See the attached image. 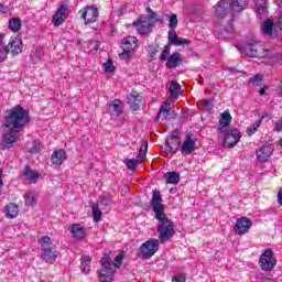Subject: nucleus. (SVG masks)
Listing matches in <instances>:
<instances>
[{
    "label": "nucleus",
    "mask_w": 282,
    "mask_h": 282,
    "mask_svg": "<svg viewBox=\"0 0 282 282\" xmlns=\"http://www.w3.org/2000/svg\"><path fill=\"white\" fill-rule=\"evenodd\" d=\"M4 127L9 129L3 137L0 144L3 151L12 149L14 142L19 139V133L30 122V111L18 105L6 111Z\"/></svg>",
    "instance_id": "nucleus-1"
},
{
    "label": "nucleus",
    "mask_w": 282,
    "mask_h": 282,
    "mask_svg": "<svg viewBox=\"0 0 282 282\" xmlns=\"http://www.w3.org/2000/svg\"><path fill=\"white\" fill-rule=\"evenodd\" d=\"M248 8V0H220L217 3L215 14L220 19L228 17H235L237 12H241V10H246Z\"/></svg>",
    "instance_id": "nucleus-2"
},
{
    "label": "nucleus",
    "mask_w": 282,
    "mask_h": 282,
    "mask_svg": "<svg viewBox=\"0 0 282 282\" xmlns=\"http://www.w3.org/2000/svg\"><path fill=\"white\" fill-rule=\"evenodd\" d=\"M12 56H19L23 52V41L21 37H11L9 44H6V33L0 32V63H3L8 58V54Z\"/></svg>",
    "instance_id": "nucleus-3"
},
{
    "label": "nucleus",
    "mask_w": 282,
    "mask_h": 282,
    "mask_svg": "<svg viewBox=\"0 0 282 282\" xmlns=\"http://www.w3.org/2000/svg\"><path fill=\"white\" fill-rule=\"evenodd\" d=\"M37 243L41 246V259L45 263H55L56 258L58 257V251L56 250V245L52 241L50 236H42Z\"/></svg>",
    "instance_id": "nucleus-4"
},
{
    "label": "nucleus",
    "mask_w": 282,
    "mask_h": 282,
    "mask_svg": "<svg viewBox=\"0 0 282 282\" xmlns=\"http://www.w3.org/2000/svg\"><path fill=\"white\" fill-rule=\"evenodd\" d=\"M258 263L262 272H272V270L276 268V263H278L276 256H274V251L270 248L264 250L261 253Z\"/></svg>",
    "instance_id": "nucleus-5"
},
{
    "label": "nucleus",
    "mask_w": 282,
    "mask_h": 282,
    "mask_svg": "<svg viewBox=\"0 0 282 282\" xmlns=\"http://www.w3.org/2000/svg\"><path fill=\"white\" fill-rule=\"evenodd\" d=\"M156 230L159 234L160 243H166V241L173 239V236L175 235V227L173 226V221H171V219L159 223Z\"/></svg>",
    "instance_id": "nucleus-6"
},
{
    "label": "nucleus",
    "mask_w": 282,
    "mask_h": 282,
    "mask_svg": "<svg viewBox=\"0 0 282 282\" xmlns=\"http://www.w3.org/2000/svg\"><path fill=\"white\" fill-rule=\"evenodd\" d=\"M243 52L247 56L251 58H265L268 56L269 51L263 47L261 42H250L243 46Z\"/></svg>",
    "instance_id": "nucleus-7"
},
{
    "label": "nucleus",
    "mask_w": 282,
    "mask_h": 282,
    "mask_svg": "<svg viewBox=\"0 0 282 282\" xmlns=\"http://www.w3.org/2000/svg\"><path fill=\"white\" fill-rule=\"evenodd\" d=\"M101 270L99 272L100 282H111L113 281V275L116 274V269L111 265L109 258H101L100 260Z\"/></svg>",
    "instance_id": "nucleus-8"
},
{
    "label": "nucleus",
    "mask_w": 282,
    "mask_h": 282,
    "mask_svg": "<svg viewBox=\"0 0 282 282\" xmlns=\"http://www.w3.org/2000/svg\"><path fill=\"white\" fill-rule=\"evenodd\" d=\"M121 47L123 52L119 54L122 61H128L129 56H131V52L138 50V37L128 36L122 40Z\"/></svg>",
    "instance_id": "nucleus-9"
},
{
    "label": "nucleus",
    "mask_w": 282,
    "mask_h": 282,
    "mask_svg": "<svg viewBox=\"0 0 282 282\" xmlns=\"http://www.w3.org/2000/svg\"><path fill=\"white\" fill-rule=\"evenodd\" d=\"M140 250L143 259H151V257H153V254H155V252L160 250V240H147L144 243L141 245Z\"/></svg>",
    "instance_id": "nucleus-10"
},
{
    "label": "nucleus",
    "mask_w": 282,
    "mask_h": 282,
    "mask_svg": "<svg viewBox=\"0 0 282 282\" xmlns=\"http://www.w3.org/2000/svg\"><path fill=\"white\" fill-rule=\"evenodd\" d=\"M82 14V19H84L85 23H96L98 21V8L94 6H87L83 10L79 11Z\"/></svg>",
    "instance_id": "nucleus-11"
},
{
    "label": "nucleus",
    "mask_w": 282,
    "mask_h": 282,
    "mask_svg": "<svg viewBox=\"0 0 282 282\" xmlns=\"http://www.w3.org/2000/svg\"><path fill=\"white\" fill-rule=\"evenodd\" d=\"M68 8L67 4L63 3L52 18V23L55 28H61L67 20Z\"/></svg>",
    "instance_id": "nucleus-12"
},
{
    "label": "nucleus",
    "mask_w": 282,
    "mask_h": 282,
    "mask_svg": "<svg viewBox=\"0 0 282 282\" xmlns=\"http://www.w3.org/2000/svg\"><path fill=\"white\" fill-rule=\"evenodd\" d=\"M241 139V131L239 129H232L225 135L224 147L225 149H232Z\"/></svg>",
    "instance_id": "nucleus-13"
},
{
    "label": "nucleus",
    "mask_w": 282,
    "mask_h": 282,
    "mask_svg": "<svg viewBox=\"0 0 282 282\" xmlns=\"http://www.w3.org/2000/svg\"><path fill=\"white\" fill-rule=\"evenodd\" d=\"M132 25L137 28L139 34L144 35L151 32V28H153V22H151V20H149V18L147 17H141L140 19L134 21Z\"/></svg>",
    "instance_id": "nucleus-14"
},
{
    "label": "nucleus",
    "mask_w": 282,
    "mask_h": 282,
    "mask_svg": "<svg viewBox=\"0 0 282 282\" xmlns=\"http://www.w3.org/2000/svg\"><path fill=\"white\" fill-rule=\"evenodd\" d=\"M20 177L24 182H28V184H36L39 182V177H41V174L32 170L30 165H25L24 170L20 173Z\"/></svg>",
    "instance_id": "nucleus-15"
},
{
    "label": "nucleus",
    "mask_w": 282,
    "mask_h": 282,
    "mask_svg": "<svg viewBox=\"0 0 282 282\" xmlns=\"http://www.w3.org/2000/svg\"><path fill=\"white\" fill-rule=\"evenodd\" d=\"M274 153V145L265 143L259 150H257L256 155L259 162H268L272 154Z\"/></svg>",
    "instance_id": "nucleus-16"
},
{
    "label": "nucleus",
    "mask_w": 282,
    "mask_h": 282,
    "mask_svg": "<svg viewBox=\"0 0 282 282\" xmlns=\"http://www.w3.org/2000/svg\"><path fill=\"white\" fill-rule=\"evenodd\" d=\"M183 63L184 56L182 55V53L174 52L169 56L165 67H167V69H176V67L182 66Z\"/></svg>",
    "instance_id": "nucleus-17"
},
{
    "label": "nucleus",
    "mask_w": 282,
    "mask_h": 282,
    "mask_svg": "<svg viewBox=\"0 0 282 282\" xmlns=\"http://www.w3.org/2000/svg\"><path fill=\"white\" fill-rule=\"evenodd\" d=\"M181 144H182V140L180 139V135H177V132H172V134L170 135V139L166 141L169 153H172L173 155H175Z\"/></svg>",
    "instance_id": "nucleus-18"
},
{
    "label": "nucleus",
    "mask_w": 282,
    "mask_h": 282,
    "mask_svg": "<svg viewBox=\"0 0 282 282\" xmlns=\"http://www.w3.org/2000/svg\"><path fill=\"white\" fill-rule=\"evenodd\" d=\"M252 228V221L248 219L247 217H241L237 219L235 231L237 235H246Z\"/></svg>",
    "instance_id": "nucleus-19"
},
{
    "label": "nucleus",
    "mask_w": 282,
    "mask_h": 282,
    "mask_svg": "<svg viewBox=\"0 0 282 282\" xmlns=\"http://www.w3.org/2000/svg\"><path fill=\"white\" fill-rule=\"evenodd\" d=\"M128 105L133 111L140 109V104L142 102V96L138 91H132L127 96Z\"/></svg>",
    "instance_id": "nucleus-20"
},
{
    "label": "nucleus",
    "mask_w": 282,
    "mask_h": 282,
    "mask_svg": "<svg viewBox=\"0 0 282 282\" xmlns=\"http://www.w3.org/2000/svg\"><path fill=\"white\" fill-rule=\"evenodd\" d=\"M196 141L191 137V134H187L183 145L181 147V153L182 155H191L193 151H195Z\"/></svg>",
    "instance_id": "nucleus-21"
},
{
    "label": "nucleus",
    "mask_w": 282,
    "mask_h": 282,
    "mask_svg": "<svg viewBox=\"0 0 282 282\" xmlns=\"http://www.w3.org/2000/svg\"><path fill=\"white\" fill-rule=\"evenodd\" d=\"M167 41L171 45H176V47L188 45V43H191L188 40L177 36L175 31H169Z\"/></svg>",
    "instance_id": "nucleus-22"
},
{
    "label": "nucleus",
    "mask_w": 282,
    "mask_h": 282,
    "mask_svg": "<svg viewBox=\"0 0 282 282\" xmlns=\"http://www.w3.org/2000/svg\"><path fill=\"white\" fill-rule=\"evenodd\" d=\"M123 107L120 99H115L109 104V112L112 118H119L122 116Z\"/></svg>",
    "instance_id": "nucleus-23"
},
{
    "label": "nucleus",
    "mask_w": 282,
    "mask_h": 282,
    "mask_svg": "<svg viewBox=\"0 0 282 282\" xmlns=\"http://www.w3.org/2000/svg\"><path fill=\"white\" fill-rule=\"evenodd\" d=\"M230 122H232V116H230V111L225 110L220 115L218 131H220V133H224V131H226V129L230 127Z\"/></svg>",
    "instance_id": "nucleus-24"
},
{
    "label": "nucleus",
    "mask_w": 282,
    "mask_h": 282,
    "mask_svg": "<svg viewBox=\"0 0 282 282\" xmlns=\"http://www.w3.org/2000/svg\"><path fill=\"white\" fill-rule=\"evenodd\" d=\"M65 160H67V152H65L63 149L55 150L51 155V162L55 166H61Z\"/></svg>",
    "instance_id": "nucleus-25"
},
{
    "label": "nucleus",
    "mask_w": 282,
    "mask_h": 282,
    "mask_svg": "<svg viewBox=\"0 0 282 282\" xmlns=\"http://www.w3.org/2000/svg\"><path fill=\"white\" fill-rule=\"evenodd\" d=\"M7 219H17L19 217V206L14 203H9L4 208Z\"/></svg>",
    "instance_id": "nucleus-26"
},
{
    "label": "nucleus",
    "mask_w": 282,
    "mask_h": 282,
    "mask_svg": "<svg viewBox=\"0 0 282 282\" xmlns=\"http://www.w3.org/2000/svg\"><path fill=\"white\" fill-rule=\"evenodd\" d=\"M152 210L158 221L162 223V221L169 220V218L166 217V214H164V205L152 206Z\"/></svg>",
    "instance_id": "nucleus-27"
},
{
    "label": "nucleus",
    "mask_w": 282,
    "mask_h": 282,
    "mask_svg": "<svg viewBox=\"0 0 282 282\" xmlns=\"http://www.w3.org/2000/svg\"><path fill=\"white\" fill-rule=\"evenodd\" d=\"M24 204L29 208H33V206H36V192L29 191L24 193L23 195Z\"/></svg>",
    "instance_id": "nucleus-28"
},
{
    "label": "nucleus",
    "mask_w": 282,
    "mask_h": 282,
    "mask_svg": "<svg viewBox=\"0 0 282 282\" xmlns=\"http://www.w3.org/2000/svg\"><path fill=\"white\" fill-rule=\"evenodd\" d=\"M80 263V270L83 274H89V272H91V257L82 256Z\"/></svg>",
    "instance_id": "nucleus-29"
},
{
    "label": "nucleus",
    "mask_w": 282,
    "mask_h": 282,
    "mask_svg": "<svg viewBox=\"0 0 282 282\" xmlns=\"http://www.w3.org/2000/svg\"><path fill=\"white\" fill-rule=\"evenodd\" d=\"M70 232L75 239H85V227L80 224H75L70 227Z\"/></svg>",
    "instance_id": "nucleus-30"
},
{
    "label": "nucleus",
    "mask_w": 282,
    "mask_h": 282,
    "mask_svg": "<svg viewBox=\"0 0 282 282\" xmlns=\"http://www.w3.org/2000/svg\"><path fill=\"white\" fill-rule=\"evenodd\" d=\"M262 34L267 36H272V32L274 30V20L268 19L261 25Z\"/></svg>",
    "instance_id": "nucleus-31"
},
{
    "label": "nucleus",
    "mask_w": 282,
    "mask_h": 282,
    "mask_svg": "<svg viewBox=\"0 0 282 282\" xmlns=\"http://www.w3.org/2000/svg\"><path fill=\"white\" fill-rule=\"evenodd\" d=\"M164 180L166 181V184H180V173L167 172L164 174Z\"/></svg>",
    "instance_id": "nucleus-32"
},
{
    "label": "nucleus",
    "mask_w": 282,
    "mask_h": 282,
    "mask_svg": "<svg viewBox=\"0 0 282 282\" xmlns=\"http://www.w3.org/2000/svg\"><path fill=\"white\" fill-rule=\"evenodd\" d=\"M150 205L153 206H164L162 204V194L158 189H153L152 192V199L150 202Z\"/></svg>",
    "instance_id": "nucleus-33"
},
{
    "label": "nucleus",
    "mask_w": 282,
    "mask_h": 282,
    "mask_svg": "<svg viewBox=\"0 0 282 282\" xmlns=\"http://www.w3.org/2000/svg\"><path fill=\"white\" fill-rule=\"evenodd\" d=\"M21 19L20 18H12L11 20H9V29L11 30V32H19V30H21Z\"/></svg>",
    "instance_id": "nucleus-34"
},
{
    "label": "nucleus",
    "mask_w": 282,
    "mask_h": 282,
    "mask_svg": "<svg viewBox=\"0 0 282 282\" xmlns=\"http://www.w3.org/2000/svg\"><path fill=\"white\" fill-rule=\"evenodd\" d=\"M30 57H31L32 63H39V61H41V58H43V48L39 47V48L31 51Z\"/></svg>",
    "instance_id": "nucleus-35"
},
{
    "label": "nucleus",
    "mask_w": 282,
    "mask_h": 282,
    "mask_svg": "<svg viewBox=\"0 0 282 282\" xmlns=\"http://www.w3.org/2000/svg\"><path fill=\"white\" fill-rule=\"evenodd\" d=\"M91 209H93L94 221L96 223L100 221V219H102V212L100 210V207L96 204H93Z\"/></svg>",
    "instance_id": "nucleus-36"
},
{
    "label": "nucleus",
    "mask_w": 282,
    "mask_h": 282,
    "mask_svg": "<svg viewBox=\"0 0 282 282\" xmlns=\"http://www.w3.org/2000/svg\"><path fill=\"white\" fill-rule=\"evenodd\" d=\"M180 89H181V86L177 84V82H172L170 84V94L172 98H178Z\"/></svg>",
    "instance_id": "nucleus-37"
},
{
    "label": "nucleus",
    "mask_w": 282,
    "mask_h": 282,
    "mask_svg": "<svg viewBox=\"0 0 282 282\" xmlns=\"http://www.w3.org/2000/svg\"><path fill=\"white\" fill-rule=\"evenodd\" d=\"M262 121H263V119H259L251 127H249L247 129V134L248 135H254V133H257V131L259 130V127H261Z\"/></svg>",
    "instance_id": "nucleus-38"
},
{
    "label": "nucleus",
    "mask_w": 282,
    "mask_h": 282,
    "mask_svg": "<svg viewBox=\"0 0 282 282\" xmlns=\"http://www.w3.org/2000/svg\"><path fill=\"white\" fill-rule=\"evenodd\" d=\"M169 56H171V45H165L160 56L161 63L169 61Z\"/></svg>",
    "instance_id": "nucleus-39"
},
{
    "label": "nucleus",
    "mask_w": 282,
    "mask_h": 282,
    "mask_svg": "<svg viewBox=\"0 0 282 282\" xmlns=\"http://www.w3.org/2000/svg\"><path fill=\"white\" fill-rule=\"evenodd\" d=\"M149 149L148 143H143L139 150V156L137 158L138 162H142V160H144V158H147V151Z\"/></svg>",
    "instance_id": "nucleus-40"
},
{
    "label": "nucleus",
    "mask_w": 282,
    "mask_h": 282,
    "mask_svg": "<svg viewBox=\"0 0 282 282\" xmlns=\"http://www.w3.org/2000/svg\"><path fill=\"white\" fill-rule=\"evenodd\" d=\"M104 70L106 74H113V72H116V66H113V62L111 59L104 63Z\"/></svg>",
    "instance_id": "nucleus-41"
},
{
    "label": "nucleus",
    "mask_w": 282,
    "mask_h": 282,
    "mask_svg": "<svg viewBox=\"0 0 282 282\" xmlns=\"http://www.w3.org/2000/svg\"><path fill=\"white\" fill-rule=\"evenodd\" d=\"M147 12H149V15L145 17V19H148V21H150L152 23V25H155V22L158 21V13H155L149 7L147 8Z\"/></svg>",
    "instance_id": "nucleus-42"
},
{
    "label": "nucleus",
    "mask_w": 282,
    "mask_h": 282,
    "mask_svg": "<svg viewBox=\"0 0 282 282\" xmlns=\"http://www.w3.org/2000/svg\"><path fill=\"white\" fill-rule=\"evenodd\" d=\"M138 162H140V161H138V159L137 160H134V159H127L124 161V164H126L127 169H129V171H135V169L138 166Z\"/></svg>",
    "instance_id": "nucleus-43"
},
{
    "label": "nucleus",
    "mask_w": 282,
    "mask_h": 282,
    "mask_svg": "<svg viewBox=\"0 0 282 282\" xmlns=\"http://www.w3.org/2000/svg\"><path fill=\"white\" fill-rule=\"evenodd\" d=\"M169 28H170V32H175V29L177 28V15L176 14L170 15Z\"/></svg>",
    "instance_id": "nucleus-44"
},
{
    "label": "nucleus",
    "mask_w": 282,
    "mask_h": 282,
    "mask_svg": "<svg viewBox=\"0 0 282 282\" xmlns=\"http://www.w3.org/2000/svg\"><path fill=\"white\" fill-rule=\"evenodd\" d=\"M265 3L267 0H256V8L259 14H263V12H265Z\"/></svg>",
    "instance_id": "nucleus-45"
},
{
    "label": "nucleus",
    "mask_w": 282,
    "mask_h": 282,
    "mask_svg": "<svg viewBox=\"0 0 282 282\" xmlns=\"http://www.w3.org/2000/svg\"><path fill=\"white\" fill-rule=\"evenodd\" d=\"M249 83L251 85H254L256 87H259V85H261V83H263V76L257 74L256 76H253L249 79Z\"/></svg>",
    "instance_id": "nucleus-46"
},
{
    "label": "nucleus",
    "mask_w": 282,
    "mask_h": 282,
    "mask_svg": "<svg viewBox=\"0 0 282 282\" xmlns=\"http://www.w3.org/2000/svg\"><path fill=\"white\" fill-rule=\"evenodd\" d=\"M123 259L124 256L122 253H119L113 260V268H121Z\"/></svg>",
    "instance_id": "nucleus-47"
},
{
    "label": "nucleus",
    "mask_w": 282,
    "mask_h": 282,
    "mask_svg": "<svg viewBox=\"0 0 282 282\" xmlns=\"http://www.w3.org/2000/svg\"><path fill=\"white\" fill-rule=\"evenodd\" d=\"M159 47H160V45H158V44H151L150 45V56H151V58L155 57V54H158Z\"/></svg>",
    "instance_id": "nucleus-48"
},
{
    "label": "nucleus",
    "mask_w": 282,
    "mask_h": 282,
    "mask_svg": "<svg viewBox=\"0 0 282 282\" xmlns=\"http://www.w3.org/2000/svg\"><path fill=\"white\" fill-rule=\"evenodd\" d=\"M161 111L171 113V111H173V104L164 102L163 106L161 107Z\"/></svg>",
    "instance_id": "nucleus-49"
},
{
    "label": "nucleus",
    "mask_w": 282,
    "mask_h": 282,
    "mask_svg": "<svg viewBox=\"0 0 282 282\" xmlns=\"http://www.w3.org/2000/svg\"><path fill=\"white\" fill-rule=\"evenodd\" d=\"M169 116H171L170 112L162 111V108H160L159 113H158V116H156V120H160V118H161L162 120H166V118H169Z\"/></svg>",
    "instance_id": "nucleus-50"
},
{
    "label": "nucleus",
    "mask_w": 282,
    "mask_h": 282,
    "mask_svg": "<svg viewBox=\"0 0 282 282\" xmlns=\"http://www.w3.org/2000/svg\"><path fill=\"white\" fill-rule=\"evenodd\" d=\"M172 282H186V278L184 275H174Z\"/></svg>",
    "instance_id": "nucleus-51"
},
{
    "label": "nucleus",
    "mask_w": 282,
    "mask_h": 282,
    "mask_svg": "<svg viewBox=\"0 0 282 282\" xmlns=\"http://www.w3.org/2000/svg\"><path fill=\"white\" fill-rule=\"evenodd\" d=\"M282 130V117L278 121H275V127L273 128V131H281Z\"/></svg>",
    "instance_id": "nucleus-52"
},
{
    "label": "nucleus",
    "mask_w": 282,
    "mask_h": 282,
    "mask_svg": "<svg viewBox=\"0 0 282 282\" xmlns=\"http://www.w3.org/2000/svg\"><path fill=\"white\" fill-rule=\"evenodd\" d=\"M225 32H227L228 34H232V32H235V26H232V23H228L225 26Z\"/></svg>",
    "instance_id": "nucleus-53"
},
{
    "label": "nucleus",
    "mask_w": 282,
    "mask_h": 282,
    "mask_svg": "<svg viewBox=\"0 0 282 282\" xmlns=\"http://www.w3.org/2000/svg\"><path fill=\"white\" fill-rule=\"evenodd\" d=\"M1 188H3V170L0 169V195H1Z\"/></svg>",
    "instance_id": "nucleus-54"
},
{
    "label": "nucleus",
    "mask_w": 282,
    "mask_h": 282,
    "mask_svg": "<svg viewBox=\"0 0 282 282\" xmlns=\"http://www.w3.org/2000/svg\"><path fill=\"white\" fill-rule=\"evenodd\" d=\"M0 12L7 13L8 12V6L0 4Z\"/></svg>",
    "instance_id": "nucleus-55"
},
{
    "label": "nucleus",
    "mask_w": 282,
    "mask_h": 282,
    "mask_svg": "<svg viewBox=\"0 0 282 282\" xmlns=\"http://www.w3.org/2000/svg\"><path fill=\"white\" fill-rule=\"evenodd\" d=\"M268 89V86H263L260 90L259 94L260 96H263L265 94V90Z\"/></svg>",
    "instance_id": "nucleus-56"
},
{
    "label": "nucleus",
    "mask_w": 282,
    "mask_h": 282,
    "mask_svg": "<svg viewBox=\"0 0 282 282\" xmlns=\"http://www.w3.org/2000/svg\"><path fill=\"white\" fill-rule=\"evenodd\" d=\"M228 72H230L231 74H237V68H234V67H229L227 68Z\"/></svg>",
    "instance_id": "nucleus-57"
},
{
    "label": "nucleus",
    "mask_w": 282,
    "mask_h": 282,
    "mask_svg": "<svg viewBox=\"0 0 282 282\" xmlns=\"http://www.w3.org/2000/svg\"><path fill=\"white\" fill-rule=\"evenodd\" d=\"M101 204H104L105 206H107V204H109V198H102V199H101Z\"/></svg>",
    "instance_id": "nucleus-58"
},
{
    "label": "nucleus",
    "mask_w": 282,
    "mask_h": 282,
    "mask_svg": "<svg viewBox=\"0 0 282 282\" xmlns=\"http://www.w3.org/2000/svg\"><path fill=\"white\" fill-rule=\"evenodd\" d=\"M204 105H205V107H210V100L209 99H205L204 100Z\"/></svg>",
    "instance_id": "nucleus-59"
},
{
    "label": "nucleus",
    "mask_w": 282,
    "mask_h": 282,
    "mask_svg": "<svg viewBox=\"0 0 282 282\" xmlns=\"http://www.w3.org/2000/svg\"><path fill=\"white\" fill-rule=\"evenodd\" d=\"M100 47V44H98V42L95 45V50H98Z\"/></svg>",
    "instance_id": "nucleus-60"
},
{
    "label": "nucleus",
    "mask_w": 282,
    "mask_h": 282,
    "mask_svg": "<svg viewBox=\"0 0 282 282\" xmlns=\"http://www.w3.org/2000/svg\"><path fill=\"white\" fill-rule=\"evenodd\" d=\"M280 147H282V139L280 140Z\"/></svg>",
    "instance_id": "nucleus-61"
}]
</instances>
